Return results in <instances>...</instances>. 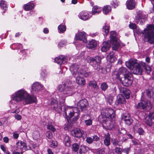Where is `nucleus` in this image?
<instances>
[{
  "instance_id": "nucleus-1",
  "label": "nucleus",
  "mask_w": 154,
  "mask_h": 154,
  "mask_svg": "<svg viewBox=\"0 0 154 154\" xmlns=\"http://www.w3.org/2000/svg\"><path fill=\"white\" fill-rule=\"evenodd\" d=\"M58 88L61 93L59 95V98L57 99V103L54 102L56 100L52 101L51 105L56 111L60 112L62 111V106L64 105L66 97L72 95L74 92L72 82L70 81L59 85Z\"/></svg>"
},
{
  "instance_id": "nucleus-2",
  "label": "nucleus",
  "mask_w": 154,
  "mask_h": 154,
  "mask_svg": "<svg viewBox=\"0 0 154 154\" xmlns=\"http://www.w3.org/2000/svg\"><path fill=\"white\" fill-rule=\"evenodd\" d=\"M11 99L10 103L15 105V107L16 106V104L13 102V101L18 103L23 101L25 104H28L35 103L37 100L35 96L30 95L23 89L19 90L14 93L11 96Z\"/></svg>"
},
{
  "instance_id": "nucleus-3",
  "label": "nucleus",
  "mask_w": 154,
  "mask_h": 154,
  "mask_svg": "<svg viewBox=\"0 0 154 154\" xmlns=\"http://www.w3.org/2000/svg\"><path fill=\"white\" fill-rule=\"evenodd\" d=\"M88 106V103L86 100L83 99L80 100L77 104L78 108L68 107L65 109V117H66L68 120L69 119L74 116L73 119L76 120L79 118V113L78 108L82 111H85L87 109Z\"/></svg>"
},
{
  "instance_id": "nucleus-4",
  "label": "nucleus",
  "mask_w": 154,
  "mask_h": 154,
  "mask_svg": "<svg viewBox=\"0 0 154 154\" xmlns=\"http://www.w3.org/2000/svg\"><path fill=\"white\" fill-rule=\"evenodd\" d=\"M103 116L101 122L103 126L107 129H111L113 127V122L110 119L114 118L115 114L114 111L111 108H106L101 112Z\"/></svg>"
},
{
  "instance_id": "nucleus-5",
  "label": "nucleus",
  "mask_w": 154,
  "mask_h": 154,
  "mask_svg": "<svg viewBox=\"0 0 154 154\" xmlns=\"http://www.w3.org/2000/svg\"><path fill=\"white\" fill-rule=\"evenodd\" d=\"M145 38L150 44L154 43V25H148L143 32Z\"/></svg>"
},
{
  "instance_id": "nucleus-6",
  "label": "nucleus",
  "mask_w": 154,
  "mask_h": 154,
  "mask_svg": "<svg viewBox=\"0 0 154 154\" xmlns=\"http://www.w3.org/2000/svg\"><path fill=\"white\" fill-rule=\"evenodd\" d=\"M69 70L72 75L75 77L76 75H82L85 77H87L89 75V73L86 72L82 69L80 68V66L76 64H72L70 66Z\"/></svg>"
},
{
  "instance_id": "nucleus-7",
  "label": "nucleus",
  "mask_w": 154,
  "mask_h": 154,
  "mask_svg": "<svg viewBox=\"0 0 154 154\" xmlns=\"http://www.w3.org/2000/svg\"><path fill=\"white\" fill-rule=\"evenodd\" d=\"M87 62L91 63L92 66L95 69H97L98 67L99 69L98 70L100 72L104 73L103 72V69L100 68L99 65L101 62V58L99 56H96L94 58L88 57L86 58Z\"/></svg>"
},
{
  "instance_id": "nucleus-8",
  "label": "nucleus",
  "mask_w": 154,
  "mask_h": 154,
  "mask_svg": "<svg viewBox=\"0 0 154 154\" xmlns=\"http://www.w3.org/2000/svg\"><path fill=\"white\" fill-rule=\"evenodd\" d=\"M110 43L112 45V49L116 51L120 47L119 41L116 37V33L114 31L110 32Z\"/></svg>"
},
{
  "instance_id": "nucleus-9",
  "label": "nucleus",
  "mask_w": 154,
  "mask_h": 154,
  "mask_svg": "<svg viewBox=\"0 0 154 154\" xmlns=\"http://www.w3.org/2000/svg\"><path fill=\"white\" fill-rule=\"evenodd\" d=\"M137 108L149 110L152 108V104L148 100H142L137 106Z\"/></svg>"
},
{
  "instance_id": "nucleus-10",
  "label": "nucleus",
  "mask_w": 154,
  "mask_h": 154,
  "mask_svg": "<svg viewBox=\"0 0 154 154\" xmlns=\"http://www.w3.org/2000/svg\"><path fill=\"white\" fill-rule=\"evenodd\" d=\"M44 88L43 85L39 82H34L32 85L31 91L33 94H35L43 89Z\"/></svg>"
},
{
  "instance_id": "nucleus-11",
  "label": "nucleus",
  "mask_w": 154,
  "mask_h": 154,
  "mask_svg": "<svg viewBox=\"0 0 154 154\" xmlns=\"http://www.w3.org/2000/svg\"><path fill=\"white\" fill-rule=\"evenodd\" d=\"M31 149V147L29 146H27L26 143L24 142H18L16 144V150L21 151L22 153L23 152L28 150H30Z\"/></svg>"
},
{
  "instance_id": "nucleus-12",
  "label": "nucleus",
  "mask_w": 154,
  "mask_h": 154,
  "mask_svg": "<svg viewBox=\"0 0 154 154\" xmlns=\"http://www.w3.org/2000/svg\"><path fill=\"white\" fill-rule=\"evenodd\" d=\"M133 77L131 74H126L124 76V79L123 81L122 84L125 86H129L132 83Z\"/></svg>"
},
{
  "instance_id": "nucleus-13",
  "label": "nucleus",
  "mask_w": 154,
  "mask_h": 154,
  "mask_svg": "<svg viewBox=\"0 0 154 154\" xmlns=\"http://www.w3.org/2000/svg\"><path fill=\"white\" fill-rule=\"evenodd\" d=\"M85 131L79 128H75L71 130V134L73 137L80 138L82 137L85 134Z\"/></svg>"
},
{
  "instance_id": "nucleus-14",
  "label": "nucleus",
  "mask_w": 154,
  "mask_h": 154,
  "mask_svg": "<svg viewBox=\"0 0 154 154\" xmlns=\"http://www.w3.org/2000/svg\"><path fill=\"white\" fill-rule=\"evenodd\" d=\"M92 16L91 13L85 11L81 12L78 15L79 17L82 20L85 21L90 19Z\"/></svg>"
},
{
  "instance_id": "nucleus-15",
  "label": "nucleus",
  "mask_w": 154,
  "mask_h": 154,
  "mask_svg": "<svg viewBox=\"0 0 154 154\" xmlns=\"http://www.w3.org/2000/svg\"><path fill=\"white\" fill-rule=\"evenodd\" d=\"M75 39L82 41L84 43L87 42L86 34L84 32H79L76 33L75 38Z\"/></svg>"
},
{
  "instance_id": "nucleus-16",
  "label": "nucleus",
  "mask_w": 154,
  "mask_h": 154,
  "mask_svg": "<svg viewBox=\"0 0 154 154\" xmlns=\"http://www.w3.org/2000/svg\"><path fill=\"white\" fill-rule=\"evenodd\" d=\"M67 60L66 57L63 55H60L55 59V62L60 65L64 64Z\"/></svg>"
},
{
  "instance_id": "nucleus-17",
  "label": "nucleus",
  "mask_w": 154,
  "mask_h": 154,
  "mask_svg": "<svg viewBox=\"0 0 154 154\" xmlns=\"http://www.w3.org/2000/svg\"><path fill=\"white\" fill-rule=\"evenodd\" d=\"M80 75H77L75 76V82L77 84L83 86L85 84L86 81L83 78L80 76Z\"/></svg>"
},
{
  "instance_id": "nucleus-18",
  "label": "nucleus",
  "mask_w": 154,
  "mask_h": 154,
  "mask_svg": "<svg viewBox=\"0 0 154 154\" xmlns=\"http://www.w3.org/2000/svg\"><path fill=\"white\" fill-rule=\"evenodd\" d=\"M131 70L133 73L135 74L141 75L143 72V69L138 64H136V66Z\"/></svg>"
},
{
  "instance_id": "nucleus-19",
  "label": "nucleus",
  "mask_w": 154,
  "mask_h": 154,
  "mask_svg": "<svg viewBox=\"0 0 154 154\" xmlns=\"http://www.w3.org/2000/svg\"><path fill=\"white\" fill-rule=\"evenodd\" d=\"M125 100L122 94H119L117 97L116 100L115 102V104L118 105L121 104H124L125 103Z\"/></svg>"
},
{
  "instance_id": "nucleus-20",
  "label": "nucleus",
  "mask_w": 154,
  "mask_h": 154,
  "mask_svg": "<svg viewBox=\"0 0 154 154\" xmlns=\"http://www.w3.org/2000/svg\"><path fill=\"white\" fill-rule=\"evenodd\" d=\"M120 93L123 94L127 99L129 98L130 95V91L127 88L120 87L119 88Z\"/></svg>"
},
{
  "instance_id": "nucleus-21",
  "label": "nucleus",
  "mask_w": 154,
  "mask_h": 154,
  "mask_svg": "<svg viewBox=\"0 0 154 154\" xmlns=\"http://www.w3.org/2000/svg\"><path fill=\"white\" fill-rule=\"evenodd\" d=\"M136 64H138L137 63L135 60L133 59H131L128 61L126 62L125 64L126 66L129 69L132 70L134 67L136 66Z\"/></svg>"
},
{
  "instance_id": "nucleus-22",
  "label": "nucleus",
  "mask_w": 154,
  "mask_h": 154,
  "mask_svg": "<svg viewBox=\"0 0 154 154\" xmlns=\"http://www.w3.org/2000/svg\"><path fill=\"white\" fill-rule=\"evenodd\" d=\"M122 120H124L125 123L128 125H130L132 122V120L129 114H124L122 116Z\"/></svg>"
},
{
  "instance_id": "nucleus-23",
  "label": "nucleus",
  "mask_w": 154,
  "mask_h": 154,
  "mask_svg": "<svg viewBox=\"0 0 154 154\" xmlns=\"http://www.w3.org/2000/svg\"><path fill=\"white\" fill-rule=\"evenodd\" d=\"M136 2L134 0H128L126 2V6L129 10H132L134 8Z\"/></svg>"
},
{
  "instance_id": "nucleus-24",
  "label": "nucleus",
  "mask_w": 154,
  "mask_h": 154,
  "mask_svg": "<svg viewBox=\"0 0 154 154\" xmlns=\"http://www.w3.org/2000/svg\"><path fill=\"white\" fill-rule=\"evenodd\" d=\"M114 54V53L113 52H111L108 55L107 57L108 61L110 63H113L117 60Z\"/></svg>"
},
{
  "instance_id": "nucleus-25",
  "label": "nucleus",
  "mask_w": 154,
  "mask_h": 154,
  "mask_svg": "<svg viewBox=\"0 0 154 154\" xmlns=\"http://www.w3.org/2000/svg\"><path fill=\"white\" fill-rule=\"evenodd\" d=\"M109 42H104L103 43V46L101 48V51L103 52H106L108 50L110 47Z\"/></svg>"
},
{
  "instance_id": "nucleus-26",
  "label": "nucleus",
  "mask_w": 154,
  "mask_h": 154,
  "mask_svg": "<svg viewBox=\"0 0 154 154\" xmlns=\"http://www.w3.org/2000/svg\"><path fill=\"white\" fill-rule=\"evenodd\" d=\"M34 5L32 2L25 4L23 6L24 9L26 11H29L33 9L34 7Z\"/></svg>"
},
{
  "instance_id": "nucleus-27",
  "label": "nucleus",
  "mask_w": 154,
  "mask_h": 154,
  "mask_svg": "<svg viewBox=\"0 0 154 154\" xmlns=\"http://www.w3.org/2000/svg\"><path fill=\"white\" fill-rule=\"evenodd\" d=\"M89 149V148L88 147L84 145H81L80 146L79 153V154H85Z\"/></svg>"
},
{
  "instance_id": "nucleus-28",
  "label": "nucleus",
  "mask_w": 154,
  "mask_h": 154,
  "mask_svg": "<svg viewBox=\"0 0 154 154\" xmlns=\"http://www.w3.org/2000/svg\"><path fill=\"white\" fill-rule=\"evenodd\" d=\"M97 45V42L94 40L92 39L90 41L87 45V47L89 48H92L96 47Z\"/></svg>"
},
{
  "instance_id": "nucleus-29",
  "label": "nucleus",
  "mask_w": 154,
  "mask_h": 154,
  "mask_svg": "<svg viewBox=\"0 0 154 154\" xmlns=\"http://www.w3.org/2000/svg\"><path fill=\"white\" fill-rule=\"evenodd\" d=\"M145 19L143 16L142 14H139L138 15V17H137L136 20V22L142 25L145 22Z\"/></svg>"
},
{
  "instance_id": "nucleus-30",
  "label": "nucleus",
  "mask_w": 154,
  "mask_h": 154,
  "mask_svg": "<svg viewBox=\"0 0 154 154\" xmlns=\"http://www.w3.org/2000/svg\"><path fill=\"white\" fill-rule=\"evenodd\" d=\"M101 10L102 8L100 7L95 6L92 8L91 14H98L101 12Z\"/></svg>"
},
{
  "instance_id": "nucleus-31",
  "label": "nucleus",
  "mask_w": 154,
  "mask_h": 154,
  "mask_svg": "<svg viewBox=\"0 0 154 154\" xmlns=\"http://www.w3.org/2000/svg\"><path fill=\"white\" fill-rule=\"evenodd\" d=\"M64 142L66 146H69L71 145L70 138L69 136L65 135L64 136Z\"/></svg>"
},
{
  "instance_id": "nucleus-32",
  "label": "nucleus",
  "mask_w": 154,
  "mask_h": 154,
  "mask_svg": "<svg viewBox=\"0 0 154 154\" xmlns=\"http://www.w3.org/2000/svg\"><path fill=\"white\" fill-rule=\"evenodd\" d=\"M110 137L109 134H107L105 135L104 143L105 145L106 146H109L110 144Z\"/></svg>"
},
{
  "instance_id": "nucleus-33",
  "label": "nucleus",
  "mask_w": 154,
  "mask_h": 154,
  "mask_svg": "<svg viewBox=\"0 0 154 154\" xmlns=\"http://www.w3.org/2000/svg\"><path fill=\"white\" fill-rule=\"evenodd\" d=\"M111 10V8L109 5H106L104 6L102 9L103 13L105 14H106L109 12H110Z\"/></svg>"
},
{
  "instance_id": "nucleus-34",
  "label": "nucleus",
  "mask_w": 154,
  "mask_h": 154,
  "mask_svg": "<svg viewBox=\"0 0 154 154\" xmlns=\"http://www.w3.org/2000/svg\"><path fill=\"white\" fill-rule=\"evenodd\" d=\"M79 148V145L76 143H74L72 145V151L75 152H78Z\"/></svg>"
},
{
  "instance_id": "nucleus-35",
  "label": "nucleus",
  "mask_w": 154,
  "mask_h": 154,
  "mask_svg": "<svg viewBox=\"0 0 154 154\" xmlns=\"http://www.w3.org/2000/svg\"><path fill=\"white\" fill-rule=\"evenodd\" d=\"M0 7L2 9L5 10L7 8V5L6 2L3 0H0Z\"/></svg>"
},
{
  "instance_id": "nucleus-36",
  "label": "nucleus",
  "mask_w": 154,
  "mask_h": 154,
  "mask_svg": "<svg viewBox=\"0 0 154 154\" xmlns=\"http://www.w3.org/2000/svg\"><path fill=\"white\" fill-rule=\"evenodd\" d=\"M152 117L150 118L148 116V117L146 118L145 122L149 126H151L152 125Z\"/></svg>"
},
{
  "instance_id": "nucleus-37",
  "label": "nucleus",
  "mask_w": 154,
  "mask_h": 154,
  "mask_svg": "<svg viewBox=\"0 0 154 154\" xmlns=\"http://www.w3.org/2000/svg\"><path fill=\"white\" fill-rule=\"evenodd\" d=\"M141 64L143 66L145 67V69L147 73H149L151 70V67L150 66H146V64L144 62H141Z\"/></svg>"
},
{
  "instance_id": "nucleus-38",
  "label": "nucleus",
  "mask_w": 154,
  "mask_h": 154,
  "mask_svg": "<svg viewBox=\"0 0 154 154\" xmlns=\"http://www.w3.org/2000/svg\"><path fill=\"white\" fill-rule=\"evenodd\" d=\"M58 29L59 33H63L66 30V27L64 25H60L58 27Z\"/></svg>"
},
{
  "instance_id": "nucleus-39",
  "label": "nucleus",
  "mask_w": 154,
  "mask_h": 154,
  "mask_svg": "<svg viewBox=\"0 0 154 154\" xmlns=\"http://www.w3.org/2000/svg\"><path fill=\"white\" fill-rule=\"evenodd\" d=\"M89 85L90 86H91L93 88L97 89L98 88V87L97 85V83L95 81H91L89 83Z\"/></svg>"
},
{
  "instance_id": "nucleus-40",
  "label": "nucleus",
  "mask_w": 154,
  "mask_h": 154,
  "mask_svg": "<svg viewBox=\"0 0 154 154\" xmlns=\"http://www.w3.org/2000/svg\"><path fill=\"white\" fill-rule=\"evenodd\" d=\"M118 72L120 75L124 74L127 73V69L125 67H122L119 68Z\"/></svg>"
},
{
  "instance_id": "nucleus-41",
  "label": "nucleus",
  "mask_w": 154,
  "mask_h": 154,
  "mask_svg": "<svg viewBox=\"0 0 154 154\" xmlns=\"http://www.w3.org/2000/svg\"><path fill=\"white\" fill-rule=\"evenodd\" d=\"M103 32H104L103 33L104 35H106L109 32V27L108 26H104L103 27Z\"/></svg>"
},
{
  "instance_id": "nucleus-42",
  "label": "nucleus",
  "mask_w": 154,
  "mask_h": 154,
  "mask_svg": "<svg viewBox=\"0 0 154 154\" xmlns=\"http://www.w3.org/2000/svg\"><path fill=\"white\" fill-rule=\"evenodd\" d=\"M49 144L51 147L54 148L57 146V143L56 141L51 140L49 142Z\"/></svg>"
},
{
  "instance_id": "nucleus-43",
  "label": "nucleus",
  "mask_w": 154,
  "mask_h": 154,
  "mask_svg": "<svg viewBox=\"0 0 154 154\" xmlns=\"http://www.w3.org/2000/svg\"><path fill=\"white\" fill-rule=\"evenodd\" d=\"M120 74L117 72H115L113 73L112 76L113 78L114 79H121L119 78V75Z\"/></svg>"
},
{
  "instance_id": "nucleus-44",
  "label": "nucleus",
  "mask_w": 154,
  "mask_h": 154,
  "mask_svg": "<svg viewBox=\"0 0 154 154\" xmlns=\"http://www.w3.org/2000/svg\"><path fill=\"white\" fill-rule=\"evenodd\" d=\"M33 138L35 140L38 139L40 136V134L38 131H35L33 134Z\"/></svg>"
},
{
  "instance_id": "nucleus-45",
  "label": "nucleus",
  "mask_w": 154,
  "mask_h": 154,
  "mask_svg": "<svg viewBox=\"0 0 154 154\" xmlns=\"http://www.w3.org/2000/svg\"><path fill=\"white\" fill-rule=\"evenodd\" d=\"M100 87L103 91H105L108 88V85L106 83L103 82L101 84Z\"/></svg>"
},
{
  "instance_id": "nucleus-46",
  "label": "nucleus",
  "mask_w": 154,
  "mask_h": 154,
  "mask_svg": "<svg viewBox=\"0 0 154 154\" xmlns=\"http://www.w3.org/2000/svg\"><path fill=\"white\" fill-rule=\"evenodd\" d=\"M47 76V73L46 70L44 69L41 73V77L43 79L45 78Z\"/></svg>"
},
{
  "instance_id": "nucleus-47",
  "label": "nucleus",
  "mask_w": 154,
  "mask_h": 154,
  "mask_svg": "<svg viewBox=\"0 0 154 154\" xmlns=\"http://www.w3.org/2000/svg\"><path fill=\"white\" fill-rule=\"evenodd\" d=\"M113 97L111 95H109L107 98V102L110 105H111L113 103Z\"/></svg>"
},
{
  "instance_id": "nucleus-48",
  "label": "nucleus",
  "mask_w": 154,
  "mask_h": 154,
  "mask_svg": "<svg viewBox=\"0 0 154 154\" xmlns=\"http://www.w3.org/2000/svg\"><path fill=\"white\" fill-rule=\"evenodd\" d=\"M67 43V42L65 40H62L58 44L59 47H61L65 45Z\"/></svg>"
},
{
  "instance_id": "nucleus-49",
  "label": "nucleus",
  "mask_w": 154,
  "mask_h": 154,
  "mask_svg": "<svg viewBox=\"0 0 154 154\" xmlns=\"http://www.w3.org/2000/svg\"><path fill=\"white\" fill-rule=\"evenodd\" d=\"M47 129L54 132L56 131V129L54 126L51 124H49L47 126Z\"/></svg>"
},
{
  "instance_id": "nucleus-50",
  "label": "nucleus",
  "mask_w": 154,
  "mask_h": 154,
  "mask_svg": "<svg viewBox=\"0 0 154 154\" xmlns=\"http://www.w3.org/2000/svg\"><path fill=\"white\" fill-rule=\"evenodd\" d=\"M122 152V149L119 147H116L115 149V152L118 154H121Z\"/></svg>"
},
{
  "instance_id": "nucleus-51",
  "label": "nucleus",
  "mask_w": 154,
  "mask_h": 154,
  "mask_svg": "<svg viewBox=\"0 0 154 154\" xmlns=\"http://www.w3.org/2000/svg\"><path fill=\"white\" fill-rule=\"evenodd\" d=\"M84 122L85 124L87 126H90L92 124V121L91 119L85 120Z\"/></svg>"
},
{
  "instance_id": "nucleus-52",
  "label": "nucleus",
  "mask_w": 154,
  "mask_h": 154,
  "mask_svg": "<svg viewBox=\"0 0 154 154\" xmlns=\"http://www.w3.org/2000/svg\"><path fill=\"white\" fill-rule=\"evenodd\" d=\"M86 141L88 143L91 144L93 143V138L91 137H86Z\"/></svg>"
},
{
  "instance_id": "nucleus-53",
  "label": "nucleus",
  "mask_w": 154,
  "mask_h": 154,
  "mask_svg": "<svg viewBox=\"0 0 154 154\" xmlns=\"http://www.w3.org/2000/svg\"><path fill=\"white\" fill-rule=\"evenodd\" d=\"M46 136L48 139H51L53 137V134L52 132L50 131H48L46 134Z\"/></svg>"
},
{
  "instance_id": "nucleus-54",
  "label": "nucleus",
  "mask_w": 154,
  "mask_h": 154,
  "mask_svg": "<svg viewBox=\"0 0 154 154\" xmlns=\"http://www.w3.org/2000/svg\"><path fill=\"white\" fill-rule=\"evenodd\" d=\"M112 5H113L115 8L117 7L119 3L116 0H114L112 1Z\"/></svg>"
},
{
  "instance_id": "nucleus-55",
  "label": "nucleus",
  "mask_w": 154,
  "mask_h": 154,
  "mask_svg": "<svg viewBox=\"0 0 154 154\" xmlns=\"http://www.w3.org/2000/svg\"><path fill=\"white\" fill-rule=\"evenodd\" d=\"M129 27L131 29H134L136 28V25L135 23H130L129 25Z\"/></svg>"
},
{
  "instance_id": "nucleus-56",
  "label": "nucleus",
  "mask_w": 154,
  "mask_h": 154,
  "mask_svg": "<svg viewBox=\"0 0 154 154\" xmlns=\"http://www.w3.org/2000/svg\"><path fill=\"white\" fill-rule=\"evenodd\" d=\"M130 150V147L127 148L122 149V152L126 153L127 154H128V153Z\"/></svg>"
},
{
  "instance_id": "nucleus-57",
  "label": "nucleus",
  "mask_w": 154,
  "mask_h": 154,
  "mask_svg": "<svg viewBox=\"0 0 154 154\" xmlns=\"http://www.w3.org/2000/svg\"><path fill=\"white\" fill-rule=\"evenodd\" d=\"M15 118L18 120H20L21 119L22 117L21 115L18 114H16L14 116Z\"/></svg>"
},
{
  "instance_id": "nucleus-58",
  "label": "nucleus",
  "mask_w": 154,
  "mask_h": 154,
  "mask_svg": "<svg viewBox=\"0 0 154 154\" xmlns=\"http://www.w3.org/2000/svg\"><path fill=\"white\" fill-rule=\"evenodd\" d=\"M0 146L1 149L3 151L4 153L6 152V147L2 145H0Z\"/></svg>"
},
{
  "instance_id": "nucleus-59",
  "label": "nucleus",
  "mask_w": 154,
  "mask_h": 154,
  "mask_svg": "<svg viewBox=\"0 0 154 154\" xmlns=\"http://www.w3.org/2000/svg\"><path fill=\"white\" fill-rule=\"evenodd\" d=\"M138 132L139 134L141 135L143 134L144 131L142 128H140L138 129Z\"/></svg>"
},
{
  "instance_id": "nucleus-60",
  "label": "nucleus",
  "mask_w": 154,
  "mask_h": 154,
  "mask_svg": "<svg viewBox=\"0 0 154 154\" xmlns=\"http://www.w3.org/2000/svg\"><path fill=\"white\" fill-rule=\"evenodd\" d=\"M93 141H98L100 138H99L97 135H94L93 137Z\"/></svg>"
},
{
  "instance_id": "nucleus-61",
  "label": "nucleus",
  "mask_w": 154,
  "mask_h": 154,
  "mask_svg": "<svg viewBox=\"0 0 154 154\" xmlns=\"http://www.w3.org/2000/svg\"><path fill=\"white\" fill-rule=\"evenodd\" d=\"M13 134V137L15 139H17L18 138L19 136L18 134L17 133L15 132H14Z\"/></svg>"
},
{
  "instance_id": "nucleus-62",
  "label": "nucleus",
  "mask_w": 154,
  "mask_h": 154,
  "mask_svg": "<svg viewBox=\"0 0 154 154\" xmlns=\"http://www.w3.org/2000/svg\"><path fill=\"white\" fill-rule=\"evenodd\" d=\"M9 139L8 137H5L3 138V141L5 143H8L9 141Z\"/></svg>"
},
{
  "instance_id": "nucleus-63",
  "label": "nucleus",
  "mask_w": 154,
  "mask_h": 154,
  "mask_svg": "<svg viewBox=\"0 0 154 154\" xmlns=\"http://www.w3.org/2000/svg\"><path fill=\"white\" fill-rule=\"evenodd\" d=\"M149 116L150 118L152 117V119L154 120V113H153L150 112L149 114Z\"/></svg>"
},
{
  "instance_id": "nucleus-64",
  "label": "nucleus",
  "mask_w": 154,
  "mask_h": 154,
  "mask_svg": "<svg viewBox=\"0 0 154 154\" xmlns=\"http://www.w3.org/2000/svg\"><path fill=\"white\" fill-rule=\"evenodd\" d=\"M104 152L102 149L99 150L97 152V154H104Z\"/></svg>"
}]
</instances>
